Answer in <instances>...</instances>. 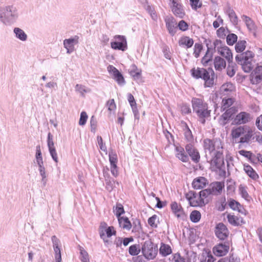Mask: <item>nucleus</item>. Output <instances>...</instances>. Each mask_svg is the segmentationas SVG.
<instances>
[{"instance_id": "3", "label": "nucleus", "mask_w": 262, "mask_h": 262, "mask_svg": "<svg viewBox=\"0 0 262 262\" xmlns=\"http://www.w3.org/2000/svg\"><path fill=\"white\" fill-rule=\"evenodd\" d=\"M191 74L196 79L202 78L204 80V86L211 88L213 86V73L210 74L206 69L193 68L191 70Z\"/></svg>"}, {"instance_id": "39", "label": "nucleus", "mask_w": 262, "mask_h": 262, "mask_svg": "<svg viewBox=\"0 0 262 262\" xmlns=\"http://www.w3.org/2000/svg\"><path fill=\"white\" fill-rule=\"evenodd\" d=\"M242 18L245 23L247 28L250 31H254L256 29V26L254 21L248 16L243 15Z\"/></svg>"}, {"instance_id": "17", "label": "nucleus", "mask_w": 262, "mask_h": 262, "mask_svg": "<svg viewBox=\"0 0 262 262\" xmlns=\"http://www.w3.org/2000/svg\"><path fill=\"white\" fill-rule=\"evenodd\" d=\"M170 208L173 213L178 217L184 219L186 215L181 205L176 202H173L170 204Z\"/></svg>"}, {"instance_id": "43", "label": "nucleus", "mask_w": 262, "mask_h": 262, "mask_svg": "<svg viewBox=\"0 0 262 262\" xmlns=\"http://www.w3.org/2000/svg\"><path fill=\"white\" fill-rule=\"evenodd\" d=\"M201 218V214L199 211L193 210L190 214V220L193 223L199 222Z\"/></svg>"}, {"instance_id": "63", "label": "nucleus", "mask_w": 262, "mask_h": 262, "mask_svg": "<svg viewBox=\"0 0 262 262\" xmlns=\"http://www.w3.org/2000/svg\"><path fill=\"white\" fill-rule=\"evenodd\" d=\"M203 257L201 262H213V257L210 253H206L205 255H203Z\"/></svg>"}, {"instance_id": "14", "label": "nucleus", "mask_w": 262, "mask_h": 262, "mask_svg": "<svg viewBox=\"0 0 262 262\" xmlns=\"http://www.w3.org/2000/svg\"><path fill=\"white\" fill-rule=\"evenodd\" d=\"M109 161L111 164V171L112 174L115 177L118 176V170L117 164L118 157L116 153L112 151L109 153Z\"/></svg>"}, {"instance_id": "51", "label": "nucleus", "mask_w": 262, "mask_h": 262, "mask_svg": "<svg viewBox=\"0 0 262 262\" xmlns=\"http://www.w3.org/2000/svg\"><path fill=\"white\" fill-rule=\"evenodd\" d=\"M36 158L37 162L39 166L43 164L42 158L41 157V152L39 145L36 146Z\"/></svg>"}, {"instance_id": "28", "label": "nucleus", "mask_w": 262, "mask_h": 262, "mask_svg": "<svg viewBox=\"0 0 262 262\" xmlns=\"http://www.w3.org/2000/svg\"><path fill=\"white\" fill-rule=\"evenodd\" d=\"M244 170L245 173L252 180H257L259 179V176L256 171L249 164H243Z\"/></svg>"}, {"instance_id": "64", "label": "nucleus", "mask_w": 262, "mask_h": 262, "mask_svg": "<svg viewBox=\"0 0 262 262\" xmlns=\"http://www.w3.org/2000/svg\"><path fill=\"white\" fill-rule=\"evenodd\" d=\"M81 260L82 262H88L89 261L88 253L84 250H81L80 252Z\"/></svg>"}, {"instance_id": "54", "label": "nucleus", "mask_w": 262, "mask_h": 262, "mask_svg": "<svg viewBox=\"0 0 262 262\" xmlns=\"http://www.w3.org/2000/svg\"><path fill=\"white\" fill-rule=\"evenodd\" d=\"M236 66L229 65L227 68V74L230 77H232L236 72Z\"/></svg>"}, {"instance_id": "4", "label": "nucleus", "mask_w": 262, "mask_h": 262, "mask_svg": "<svg viewBox=\"0 0 262 262\" xmlns=\"http://www.w3.org/2000/svg\"><path fill=\"white\" fill-rule=\"evenodd\" d=\"M215 167L218 169V172L220 176L225 178L226 177V166L223 155V147L217 151L215 156L214 160Z\"/></svg>"}, {"instance_id": "33", "label": "nucleus", "mask_w": 262, "mask_h": 262, "mask_svg": "<svg viewBox=\"0 0 262 262\" xmlns=\"http://www.w3.org/2000/svg\"><path fill=\"white\" fill-rule=\"evenodd\" d=\"M226 63L225 60L221 57L217 56L214 59V67L217 71H221L225 69Z\"/></svg>"}, {"instance_id": "27", "label": "nucleus", "mask_w": 262, "mask_h": 262, "mask_svg": "<svg viewBox=\"0 0 262 262\" xmlns=\"http://www.w3.org/2000/svg\"><path fill=\"white\" fill-rule=\"evenodd\" d=\"M228 222L233 226H239L245 223L244 219L241 216L232 214H228L227 216Z\"/></svg>"}, {"instance_id": "45", "label": "nucleus", "mask_w": 262, "mask_h": 262, "mask_svg": "<svg viewBox=\"0 0 262 262\" xmlns=\"http://www.w3.org/2000/svg\"><path fill=\"white\" fill-rule=\"evenodd\" d=\"M226 110V112L222 115V117L224 121L229 120L235 113V109L233 107Z\"/></svg>"}, {"instance_id": "16", "label": "nucleus", "mask_w": 262, "mask_h": 262, "mask_svg": "<svg viewBox=\"0 0 262 262\" xmlns=\"http://www.w3.org/2000/svg\"><path fill=\"white\" fill-rule=\"evenodd\" d=\"M107 70L110 73H112L114 79L119 84H123L125 83V80L121 73L113 66L109 65Z\"/></svg>"}, {"instance_id": "22", "label": "nucleus", "mask_w": 262, "mask_h": 262, "mask_svg": "<svg viewBox=\"0 0 262 262\" xmlns=\"http://www.w3.org/2000/svg\"><path fill=\"white\" fill-rule=\"evenodd\" d=\"M185 149L191 157L192 160L195 163L199 162L200 159V156L198 150L190 144H187L185 146Z\"/></svg>"}, {"instance_id": "6", "label": "nucleus", "mask_w": 262, "mask_h": 262, "mask_svg": "<svg viewBox=\"0 0 262 262\" xmlns=\"http://www.w3.org/2000/svg\"><path fill=\"white\" fill-rule=\"evenodd\" d=\"M143 256L147 259H153L157 255V251L154 248L153 244L148 241H146L141 247Z\"/></svg>"}, {"instance_id": "52", "label": "nucleus", "mask_w": 262, "mask_h": 262, "mask_svg": "<svg viewBox=\"0 0 262 262\" xmlns=\"http://www.w3.org/2000/svg\"><path fill=\"white\" fill-rule=\"evenodd\" d=\"M203 49V46L201 44L196 43L194 46L193 54L195 57L198 58L200 56V53Z\"/></svg>"}, {"instance_id": "2", "label": "nucleus", "mask_w": 262, "mask_h": 262, "mask_svg": "<svg viewBox=\"0 0 262 262\" xmlns=\"http://www.w3.org/2000/svg\"><path fill=\"white\" fill-rule=\"evenodd\" d=\"M192 104L193 111L195 112L200 118L202 124L205 122V118L210 116V110H208L207 104L200 98H193L192 99Z\"/></svg>"}, {"instance_id": "7", "label": "nucleus", "mask_w": 262, "mask_h": 262, "mask_svg": "<svg viewBox=\"0 0 262 262\" xmlns=\"http://www.w3.org/2000/svg\"><path fill=\"white\" fill-rule=\"evenodd\" d=\"M185 198L188 201L189 204L192 207H203L200 194L195 191L190 190L185 194Z\"/></svg>"}, {"instance_id": "25", "label": "nucleus", "mask_w": 262, "mask_h": 262, "mask_svg": "<svg viewBox=\"0 0 262 262\" xmlns=\"http://www.w3.org/2000/svg\"><path fill=\"white\" fill-rule=\"evenodd\" d=\"M261 80L262 66H258L251 75V82L253 84H256Z\"/></svg>"}, {"instance_id": "53", "label": "nucleus", "mask_w": 262, "mask_h": 262, "mask_svg": "<svg viewBox=\"0 0 262 262\" xmlns=\"http://www.w3.org/2000/svg\"><path fill=\"white\" fill-rule=\"evenodd\" d=\"M190 4L192 9L196 10L202 6V3L200 0H189Z\"/></svg>"}, {"instance_id": "18", "label": "nucleus", "mask_w": 262, "mask_h": 262, "mask_svg": "<svg viewBox=\"0 0 262 262\" xmlns=\"http://www.w3.org/2000/svg\"><path fill=\"white\" fill-rule=\"evenodd\" d=\"M79 36L75 35L74 37L66 39L63 41V45L67 50L68 53H71L74 50V45L78 43Z\"/></svg>"}, {"instance_id": "58", "label": "nucleus", "mask_w": 262, "mask_h": 262, "mask_svg": "<svg viewBox=\"0 0 262 262\" xmlns=\"http://www.w3.org/2000/svg\"><path fill=\"white\" fill-rule=\"evenodd\" d=\"M179 29L182 31H185L188 29V24L183 20H180L178 25Z\"/></svg>"}, {"instance_id": "34", "label": "nucleus", "mask_w": 262, "mask_h": 262, "mask_svg": "<svg viewBox=\"0 0 262 262\" xmlns=\"http://www.w3.org/2000/svg\"><path fill=\"white\" fill-rule=\"evenodd\" d=\"M222 101V108L223 110L230 108L229 107L235 102V99L233 97H228V96H224Z\"/></svg>"}, {"instance_id": "32", "label": "nucleus", "mask_w": 262, "mask_h": 262, "mask_svg": "<svg viewBox=\"0 0 262 262\" xmlns=\"http://www.w3.org/2000/svg\"><path fill=\"white\" fill-rule=\"evenodd\" d=\"M178 43L180 47L190 48L193 45L194 41L192 38L185 36L180 38Z\"/></svg>"}, {"instance_id": "62", "label": "nucleus", "mask_w": 262, "mask_h": 262, "mask_svg": "<svg viewBox=\"0 0 262 262\" xmlns=\"http://www.w3.org/2000/svg\"><path fill=\"white\" fill-rule=\"evenodd\" d=\"M253 139H255L259 144L262 145V135L260 133H255L252 137Z\"/></svg>"}, {"instance_id": "44", "label": "nucleus", "mask_w": 262, "mask_h": 262, "mask_svg": "<svg viewBox=\"0 0 262 262\" xmlns=\"http://www.w3.org/2000/svg\"><path fill=\"white\" fill-rule=\"evenodd\" d=\"M247 42L245 40H239L235 46V49L236 52L241 53L243 52L246 47Z\"/></svg>"}, {"instance_id": "30", "label": "nucleus", "mask_w": 262, "mask_h": 262, "mask_svg": "<svg viewBox=\"0 0 262 262\" xmlns=\"http://www.w3.org/2000/svg\"><path fill=\"white\" fill-rule=\"evenodd\" d=\"M176 156L183 162H187L189 160L188 156L186 154L184 149L181 146H176Z\"/></svg>"}, {"instance_id": "20", "label": "nucleus", "mask_w": 262, "mask_h": 262, "mask_svg": "<svg viewBox=\"0 0 262 262\" xmlns=\"http://www.w3.org/2000/svg\"><path fill=\"white\" fill-rule=\"evenodd\" d=\"M204 147L205 151L206 156L207 160L212 162L213 161V142L211 140L206 139L204 141Z\"/></svg>"}, {"instance_id": "41", "label": "nucleus", "mask_w": 262, "mask_h": 262, "mask_svg": "<svg viewBox=\"0 0 262 262\" xmlns=\"http://www.w3.org/2000/svg\"><path fill=\"white\" fill-rule=\"evenodd\" d=\"M106 106L109 112L110 115L115 113L117 106L114 99L108 100L106 103Z\"/></svg>"}, {"instance_id": "36", "label": "nucleus", "mask_w": 262, "mask_h": 262, "mask_svg": "<svg viewBox=\"0 0 262 262\" xmlns=\"http://www.w3.org/2000/svg\"><path fill=\"white\" fill-rule=\"evenodd\" d=\"M253 60H248L238 63L241 64L243 70L246 73L250 72L254 68Z\"/></svg>"}, {"instance_id": "46", "label": "nucleus", "mask_w": 262, "mask_h": 262, "mask_svg": "<svg viewBox=\"0 0 262 262\" xmlns=\"http://www.w3.org/2000/svg\"><path fill=\"white\" fill-rule=\"evenodd\" d=\"M14 32L15 33L16 37L19 39L23 41L26 40L27 37V35L23 30L18 28H15L14 30Z\"/></svg>"}, {"instance_id": "49", "label": "nucleus", "mask_w": 262, "mask_h": 262, "mask_svg": "<svg viewBox=\"0 0 262 262\" xmlns=\"http://www.w3.org/2000/svg\"><path fill=\"white\" fill-rule=\"evenodd\" d=\"M158 218L156 214L153 215L148 220L149 225L152 228H157L158 226Z\"/></svg>"}, {"instance_id": "26", "label": "nucleus", "mask_w": 262, "mask_h": 262, "mask_svg": "<svg viewBox=\"0 0 262 262\" xmlns=\"http://www.w3.org/2000/svg\"><path fill=\"white\" fill-rule=\"evenodd\" d=\"M166 27L169 33L173 35L176 33L177 23L173 17H170L165 19Z\"/></svg>"}, {"instance_id": "48", "label": "nucleus", "mask_w": 262, "mask_h": 262, "mask_svg": "<svg viewBox=\"0 0 262 262\" xmlns=\"http://www.w3.org/2000/svg\"><path fill=\"white\" fill-rule=\"evenodd\" d=\"M237 35L233 33L228 34L226 37L227 43L229 46L233 45L237 41Z\"/></svg>"}, {"instance_id": "59", "label": "nucleus", "mask_w": 262, "mask_h": 262, "mask_svg": "<svg viewBox=\"0 0 262 262\" xmlns=\"http://www.w3.org/2000/svg\"><path fill=\"white\" fill-rule=\"evenodd\" d=\"M173 258L174 262H187L186 259L178 253L174 254Z\"/></svg>"}, {"instance_id": "47", "label": "nucleus", "mask_w": 262, "mask_h": 262, "mask_svg": "<svg viewBox=\"0 0 262 262\" xmlns=\"http://www.w3.org/2000/svg\"><path fill=\"white\" fill-rule=\"evenodd\" d=\"M238 190L242 196L246 200H248L249 198V194L247 192V187L243 184L239 185Z\"/></svg>"}, {"instance_id": "40", "label": "nucleus", "mask_w": 262, "mask_h": 262, "mask_svg": "<svg viewBox=\"0 0 262 262\" xmlns=\"http://www.w3.org/2000/svg\"><path fill=\"white\" fill-rule=\"evenodd\" d=\"M142 251L139 244H134L131 245L128 248V253L132 256L138 255Z\"/></svg>"}, {"instance_id": "37", "label": "nucleus", "mask_w": 262, "mask_h": 262, "mask_svg": "<svg viewBox=\"0 0 262 262\" xmlns=\"http://www.w3.org/2000/svg\"><path fill=\"white\" fill-rule=\"evenodd\" d=\"M226 205V198L225 196H223L216 201L215 206L216 210L222 211L225 210Z\"/></svg>"}, {"instance_id": "8", "label": "nucleus", "mask_w": 262, "mask_h": 262, "mask_svg": "<svg viewBox=\"0 0 262 262\" xmlns=\"http://www.w3.org/2000/svg\"><path fill=\"white\" fill-rule=\"evenodd\" d=\"M180 1L169 0L171 3L170 8L173 14L176 17L182 18L185 16L186 13L182 4L180 3Z\"/></svg>"}, {"instance_id": "13", "label": "nucleus", "mask_w": 262, "mask_h": 262, "mask_svg": "<svg viewBox=\"0 0 262 262\" xmlns=\"http://www.w3.org/2000/svg\"><path fill=\"white\" fill-rule=\"evenodd\" d=\"M230 248L228 243H220L214 247V255L217 256H224L229 252Z\"/></svg>"}, {"instance_id": "9", "label": "nucleus", "mask_w": 262, "mask_h": 262, "mask_svg": "<svg viewBox=\"0 0 262 262\" xmlns=\"http://www.w3.org/2000/svg\"><path fill=\"white\" fill-rule=\"evenodd\" d=\"M114 41L111 42V47L114 50H119L122 51L127 49V41L125 36L122 35H116L114 36Z\"/></svg>"}, {"instance_id": "23", "label": "nucleus", "mask_w": 262, "mask_h": 262, "mask_svg": "<svg viewBox=\"0 0 262 262\" xmlns=\"http://www.w3.org/2000/svg\"><path fill=\"white\" fill-rule=\"evenodd\" d=\"M251 119V116L249 113L246 112H242L236 116L235 122L238 124H244L249 122Z\"/></svg>"}, {"instance_id": "57", "label": "nucleus", "mask_w": 262, "mask_h": 262, "mask_svg": "<svg viewBox=\"0 0 262 262\" xmlns=\"http://www.w3.org/2000/svg\"><path fill=\"white\" fill-rule=\"evenodd\" d=\"M88 116L85 112H82L80 114V117L79 121V124L80 125H84L87 121Z\"/></svg>"}, {"instance_id": "24", "label": "nucleus", "mask_w": 262, "mask_h": 262, "mask_svg": "<svg viewBox=\"0 0 262 262\" xmlns=\"http://www.w3.org/2000/svg\"><path fill=\"white\" fill-rule=\"evenodd\" d=\"M254 57V54L252 51H247L242 54L237 55L235 56V60L237 63H240L248 60H253Z\"/></svg>"}, {"instance_id": "12", "label": "nucleus", "mask_w": 262, "mask_h": 262, "mask_svg": "<svg viewBox=\"0 0 262 262\" xmlns=\"http://www.w3.org/2000/svg\"><path fill=\"white\" fill-rule=\"evenodd\" d=\"M215 233L219 238L224 240L228 236L229 231L226 225L223 223H219L216 226Z\"/></svg>"}, {"instance_id": "61", "label": "nucleus", "mask_w": 262, "mask_h": 262, "mask_svg": "<svg viewBox=\"0 0 262 262\" xmlns=\"http://www.w3.org/2000/svg\"><path fill=\"white\" fill-rule=\"evenodd\" d=\"M238 153L240 155L247 158L248 160L251 158L252 152L250 151H247L245 150H241L238 151Z\"/></svg>"}, {"instance_id": "19", "label": "nucleus", "mask_w": 262, "mask_h": 262, "mask_svg": "<svg viewBox=\"0 0 262 262\" xmlns=\"http://www.w3.org/2000/svg\"><path fill=\"white\" fill-rule=\"evenodd\" d=\"M203 206L208 203L212 199L213 189L209 188L201 190L199 192Z\"/></svg>"}, {"instance_id": "56", "label": "nucleus", "mask_w": 262, "mask_h": 262, "mask_svg": "<svg viewBox=\"0 0 262 262\" xmlns=\"http://www.w3.org/2000/svg\"><path fill=\"white\" fill-rule=\"evenodd\" d=\"M128 101L133 110L137 108V103L135 100L134 96L132 94H128L127 95Z\"/></svg>"}, {"instance_id": "50", "label": "nucleus", "mask_w": 262, "mask_h": 262, "mask_svg": "<svg viewBox=\"0 0 262 262\" xmlns=\"http://www.w3.org/2000/svg\"><path fill=\"white\" fill-rule=\"evenodd\" d=\"M224 182H216L214 183V191H216L219 193H221L224 189Z\"/></svg>"}, {"instance_id": "42", "label": "nucleus", "mask_w": 262, "mask_h": 262, "mask_svg": "<svg viewBox=\"0 0 262 262\" xmlns=\"http://www.w3.org/2000/svg\"><path fill=\"white\" fill-rule=\"evenodd\" d=\"M113 211L117 219L122 217L121 215L125 213L123 205L121 204H117L113 208Z\"/></svg>"}, {"instance_id": "11", "label": "nucleus", "mask_w": 262, "mask_h": 262, "mask_svg": "<svg viewBox=\"0 0 262 262\" xmlns=\"http://www.w3.org/2000/svg\"><path fill=\"white\" fill-rule=\"evenodd\" d=\"M216 51L219 54L224 57L229 63L232 62V53L228 47L225 45L218 46L216 47Z\"/></svg>"}, {"instance_id": "5", "label": "nucleus", "mask_w": 262, "mask_h": 262, "mask_svg": "<svg viewBox=\"0 0 262 262\" xmlns=\"http://www.w3.org/2000/svg\"><path fill=\"white\" fill-rule=\"evenodd\" d=\"M99 233L101 238L104 239L105 237L110 238L112 236H116L117 231L113 226H108L106 223L101 222L99 227Z\"/></svg>"}, {"instance_id": "38", "label": "nucleus", "mask_w": 262, "mask_h": 262, "mask_svg": "<svg viewBox=\"0 0 262 262\" xmlns=\"http://www.w3.org/2000/svg\"><path fill=\"white\" fill-rule=\"evenodd\" d=\"M159 252L162 255L166 256L172 253V250L169 245L162 243L159 249Z\"/></svg>"}, {"instance_id": "29", "label": "nucleus", "mask_w": 262, "mask_h": 262, "mask_svg": "<svg viewBox=\"0 0 262 262\" xmlns=\"http://www.w3.org/2000/svg\"><path fill=\"white\" fill-rule=\"evenodd\" d=\"M228 205L232 210L237 211L242 214H245L246 210L243 206L235 200L230 199L228 202Z\"/></svg>"}, {"instance_id": "21", "label": "nucleus", "mask_w": 262, "mask_h": 262, "mask_svg": "<svg viewBox=\"0 0 262 262\" xmlns=\"http://www.w3.org/2000/svg\"><path fill=\"white\" fill-rule=\"evenodd\" d=\"M208 184V180L203 177H199L193 179L192 182V187L194 189H202L205 188Z\"/></svg>"}, {"instance_id": "35", "label": "nucleus", "mask_w": 262, "mask_h": 262, "mask_svg": "<svg viewBox=\"0 0 262 262\" xmlns=\"http://www.w3.org/2000/svg\"><path fill=\"white\" fill-rule=\"evenodd\" d=\"M129 73L134 79H137L141 77L142 70L135 64H132L129 69Z\"/></svg>"}, {"instance_id": "10", "label": "nucleus", "mask_w": 262, "mask_h": 262, "mask_svg": "<svg viewBox=\"0 0 262 262\" xmlns=\"http://www.w3.org/2000/svg\"><path fill=\"white\" fill-rule=\"evenodd\" d=\"M236 91L235 85L231 82H227L224 83L220 87L219 94L221 97L224 96H230L234 94Z\"/></svg>"}, {"instance_id": "15", "label": "nucleus", "mask_w": 262, "mask_h": 262, "mask_svg": "<svg viewBox=\"0 0 262 262\" xmlns=\"http://www.w3.org/2000/svg\"><path fill=\"white\" fill-rule=\"evenodd\" d=\"M202 63L205 68H207L208 71H212V64L213 63V52L211 49L208 48V50L202 59Z\"/></svg>"}, {"instance_id": "31", "label": "nucleus", "mask_w": 262, "mask_h": 262, "mask_svg": "<svg viewBox=\"0 0 262 262\" xmlns=\"http://www.w3.org/2000/svg\"><path fill=\"white\" fill-rule=\"evenodd\" d=\"M119 227L123 229L129 230L132 225L128 218L126 216H122L118 219Z\"/></svg>"}, {"instance_id": "60", "label": "nucleus", "mask_w": 262, "mask_h": 262, "mask_svg": "<svg viewBox=\"0 0 262 262\" xmlns=\"http://www.w3.org/2000/svg\"><path fill=\"white\" fill-rule=\"evenodd\" d=\"M217 36L221 38H224L226 36V30L222 27L220 28L216 31Z\"/></svg>"}, {"instance_id": "55", "label": "nucleus", "mask_w": 262, "mask_h": 262, "mask_svg": "<svg viewBox=\"0 0 262 262\" xmlns=\"http://www.w3.org/2000/svg\"><path fill=\"white\" fill-rule=\"evenodd\" d=\"M184 135L186 139L188 141H192L193 139V135L191 131L188 127V126L186 124L185 129L184 132Z\"/></svg>"}, {"instance_id": "1", "label": "nucleus", "mask_w": 262, "mask_h": 262, "mask_svg": "<svg viewBox=\"0 0 262 262\" xmlns=\"http://www.w3.org/2000/svg\"><path fill=\"white\" fill-rule=\"evenodd\" d=\"M254 135V129L248 125H243L233 127L231 136L233 139H239L241 144L248 143Z\"/></svg>"}]
</instances>
